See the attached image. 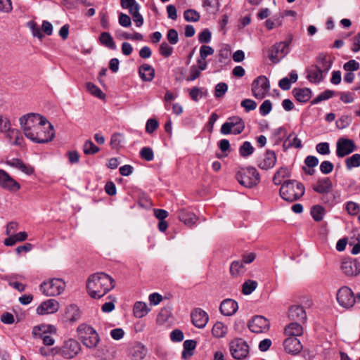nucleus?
<instances>
[{
    "label": "nucleus",
    "instance_id": "f257e3e1",
    "mask_svg": "<svg viewBox=\"0 0 360 360\" xmlns=\"http://www.w3.org/2000/svg\"><path fill=\"white\" fill-rule=\"evenodd\" d=\"M20 123L25 136L35 143H48L55 136L53 125L46 118L38 114L24 115L20 117Z\"/></svg>",
    "mask_w": 360,
    "mask_h": 360
},
{
    "label": "nucleus",
    "instance_id": "f03ea898",
    "mask_svg": "<svg viewBox=\"0 0 360 360\" xmlns=\"http://www.w3.org/2000/svg\"><path fill=\"white\" fill-rule=\"evenodd\" d=\"M115 286V280L103 272L89 276L86 281V290L91 297L99 299Z\"/></svg>",
    "mask_w": 360,
    "mask_h": 360
},
{
    "label": "nucleus",
    "instance_id": "7ed1b4c3",
    "mask_svg": "<svg viewBox=\"0 0 360 360\" xmlns=\"http://www.w3.org/2000/svg\"><path fill=\"white\" fill-rule=\"evenodd\" d=\"M304 185L296 180L285 181L280 188V195L285 201L294 202L304 194Z\"/></svg>",
    "mask_w": 360,
    "mask_h": 360
},
{
    "label": "nucleus",
    "instance_id": "20e7f679",
    "mask_svg": "<svg viewBox=\"0 0 360 360\" xmlns=\"http://www.w3.org/2000/svg\"><path fill=\"white\" fill-rule=\"evenodd\" d=\"M238 183L247 188H252L260 181L259 174L253 167L240 168L236 174Z\"/></svg>",
    "mask_w": 360,
    "mask_h": 360
},
{
    "label": "nucleus",
    "instance_id": "39448f33",
    "mask_svg": "<svg viewBox=\"0 0 360 360\" xmlns=\"http://www.w3.org/2000/svg\"><path fill=\"white\" fill-rule=\"evenodd\" d=\"M77 333L79 339L88 348H95L100 341L98 334L90 326L85 324L79 326Z\"/></svg>",
    "mask_w": 360,
    "mask_h": 360
},
{
    "label": "nucleus",
    "instance_id": "423d86ee",
    "mask_svg": "<svg viewBox=\"0 0 360 360\" xmlns=\"http://www.w3.org/2000/svg\"><path fill=\"white\" fill-rule=\"evenodd\" d=\"M65 288V283L60 278H51L40 285V290L46 296L60 295Z\"/></svg>",
    "mask_w": 360,
    "mask_h": 360
},
{
    "label": "nucleus",
    "instance_id": "0eeeda50",
    "mask_svg": "<svg viewBox=\"0 0 360 360\" xmlns=\"http://www.w3.org/2000/svg\"><path fill=\"white\" fill-rule=\"evenodd\" d=\"M291 39L274 44L269 49V58L273 63H278L289 52Z\"/></svg>",
    "mask_w": 360,
    "mask_h": 360
},
{
    "label": "nucleus",
    "instance_id": "6e6552de",
    "mask_svg": "<svg viewBox=\"0 0 360 360\" xmlns=\"http://www.w3.org/2000/svg\"><path fill=\"white\" fill-rule=\"evenodd\" d=\"M245 129V122L238 116L230 117L227 122L224 123L220 131L222 134L226 135L233 133L235 135L240 134Z\"/></svg>",
    "mask_w": 360,
    "mask_h": 360
},
{
    "label": "nucleus",
    "instance_id": "1a4fd4ad",
    "mask_svg": "<svg viewBox=\"0 0 360 360\" xmlns=\"http://www.w3.org/2000/svg\"><path fill=\"white\" fill-rule=\"evenodd\" d=\"M270 89L269 81L265 76L257 77L252 84V95L257 99H262Z\"/></svg>",
    "mask_w": 360,
    "mask_h": 360
},
{
    "label": "nucleus",
    "instance_id": "9d476101",
    "mask_svg": "<svg viewBox=\"0 0 360 360\" xmlns=\"http://www.w3.org/2000/svg\"><path fill=\"white\" fill-rule=\"evenodd\" d=\"M230 352L236 359H245L249 353V347L242 338H235L230 342Z\"/></svg>",
    "mask_w": 360,
    "mask_h": 360
},
{
    "label": "nucleus",
    "instance_id": "9b49d317",
    "mask_svg": "<svg viewBox=\"0 0 360 360\" xmlns=\"http://www.w3.org/2000/svg\"><path fill=\"white\" fill-rule=\"evenodd\" d=\"M336 298L339 304L346 309L352 307L356 302L353 291L347 286H342L338 290Z\"/></svg>",
    "mask_w": 360,
    "mask_h": 360
},
{
    "label": "nucleus",
    "instance_id": "f8f14e48",
    "mask_svg": "<svg viewBox=\"0 0 360 360\" xmlns=\"http://www.w3.org/2000/svg\"><path fill=\"white\" fill-rule=\"evenodd\" d=\"M354 150H356V146L352 139L340 137L337 141L336 154L338 158H344Z\"/></svg>",
    "mask_w": 360,
    "mask_h": 360
},
{
    "label": "nucleus",
    "instance_id": "ddd939ff",
    "mask_svg": "<svg viewBox=\"0 0 360 360\" xmlns=\"http://www.w3.org/2000/svg\"><path fill=\"white\" fill-rule=\"evenodd\" d=\"M0 187L11 192L20 189V184L4 169H0Z\"/></svg>",
    "mask_w": 360,
    "mask_h": 360
},
{
    "label": "nucleus",
    "instance_id": "4468645a",
    "mask_svg": "<svg viewBox=\"0 0 360 360\" xmlns=\"http://www.w3.org/2000/svg\"><path fill=\"white\" fill-rule=\"evenodd\" d=\"M248 328L255 333H265L269 328V322L262 316H256L249 321Z\"/></svg>",
    "mask_w": 360,
    "mask_h": 360
},
{
    "label": "nucleus",
    "instance_id": "2eb2a0df",
    "mask_svg": "<svg viewBox=\"0 0 360 360\" xmlns=\"http://www.w3.org/2000/svg\"><path fill=\"white\" fill-rule=\"evenodd\" d=\"M80 350L79 343L75 340L70 339L62 346V356L66 359H72L77 356Z\"/></svg>",
    "mask_w": 360,
    "mask_h": 360
},
{
    "label": "nucleus",
    "instance_id": "dca6fc26",
    "mask_svg": "<svg viewBox=\"0 0 360 360\" xmlns=\"http://www.w3.org/2000/svg\"><path fill=\"white\" fill-rule=\"evenodd\" d=\"M277 157L274 150H267L263 157L258 161V167L264 170L271 169L276 165Z\"/></svg>",
    "mask_w": 360,
    "mask_h": 360
},
{
    "label": "nucleus",
    "instance_id": "f3484780",
    "mask_svg": "<svg viewBox=\"0 0 360 360\" xmlns=\"http://www.w3.org/2000/svg\"><path fill=\"white\" fill-rule=\"evenodd\" d=\"M59 309V303L53 299L42 302L37 308V313L39 315L53 314Z\"/></svg>",
    "mask_w": 360,
    "mask_h": 360
},
{
    "label": "nucleus",
    "instance_id": "a211bd4d",
    "mask_svg": "<svg viewBox=\"0 0 360 360\" xmlns=\"http://www.w3.org/2000/svg\"><path fill=\"white\" fill-rule=\"evenodd\" d=\"M341 269L347 276H356L360 274V263L356 259H346L342 262Z\"/></svg>",
    "mask_w": 360,
    "mask_h": 360
},
{
    "label": "nucleus",
    "instance_id": "6ab92c4d",
    "mask_svg": "<svg viewBox=\"0 0 360 360\" xmlns=\"http://www.w3.org/2000/svg\"><path fill=\"white\" fill-rule=\"evenodd\" d=\"M283 347L285 352L290 354H297L302 349L300 341L295 337H289L284 340Z\"/></svg>",
    "mask_w": 360,
    "mask_h": 360
},
{
    "label": "nucleus",
    "instance_id": "aec40b11",
    "mask_svg": "<svg viewBox=\"0 0 360 360\" xmlns=\"http://www.w3.org/2000/svg\"><path fill=\"white\" fill-rule=\"evenodd\" d=\"M191 319L195 326L202 328L208 322L209 317L205 311L201 309H196L191 314Z\"/></svg>",
    "mask_w": 360,
    "mask_h": 360
},
{
    "label": "nucleus",
    "instance_id": "412c9836",
    "mask_svg": "<svg viewBox=\"0 0 360 360\" xmlns=\"http://www.w3.org/2000/svg\"><path fill=\"white\" fill-rule=\"evenodd\" d=\"M333 188V184L331 180L328 177H324L322 179H319L316 183L313 185V190L321 194H325L329 193Z\"/></svg>",
    "mask_w": 360,
    "mask_h": 360
},
{
    "label": "nucleus",
    "instance_id": "4be33fe9",
    "mask_svg": "<svg viewBox=\"0 0 360 360\" xmlns=\"http://www.w3.org/2000/svg\"><path fill=\"white\" fill-rule=\"evenodd\" d=\"M288 316L290 319L297 322H304L307 314L304 308L299 305L292 306L289 309Z\"/></svg>",
    "mask_w": 360,
    "mask_h": 360
},
{
    "label": "nucleus",
    "instance_id": "5701e85b",
    "mask_svg": "<svg viewBox=\"0 0 360 360\" xmlns=\"http://www.w3.org/2000/svg\"><path fill=\"white\" fill-rule=\"evenodd\" d=\"M6 164L10 167L16 168L22 172L30 175L34 173V169L32 167L25 165L20 159L13 158L7 160Z\"/></svg>",
    "mask_w": 360,
    "mask_h": 360
},
{
    "label": "nucleus",
    "instance_id": "b1692460",
    "mask_svg": "<svg viewBox=\"0 0 360 360\" xmlns=\"http://www.w3.org/2000/svg\"><path fill=\"white\" fill-rule=\"evenodd\" d=\"M238 303L231 299L224 300L220 305V311L225 316H231L238 310Z\"/></svg>",
    "mask_w": 360,
    "mask_h": 360
},
{
    "label": "nucleus",
    "instance_id": "393cba45",
    "mask_svg": "<svg viewBox=\"0 0 360 360\" xmlns=\"http://www.w3.org/2000/svg\"><path fill=\"white\" fill-rule=\"evenodd\" d=\"M307 78L311 83L317 84L323 79V72L314 65L307 70Z\"/></svg>",
    "mask_w": 360,
    "mask_h": 360
},
{
    "label": "nucleus",
    "instance_id": "a878e982",
    "mask_svg": "<svg viewBox=\"0 0 360 360\" xmlns=\"http://www.w3.org/2000/svg\"><path fill=\"white\" fill-rule=\"evenodd\" d=\"M139 74L144 82H150L155 77L154 68L148 64H143L139 67Z\"/></svg>",
    "mask_w": 360,
    "mask_h": 360
},
{
    "label": "nucleus",
    "instance_id": "bb28decb",
    "mask_svg": "<svg viewBox=\"0 0 360 360\" xmlns=\"http://www.w3.org/2000/svg\"><path fill=\"white\" fill-rule=\"evenodd\" d=\"M292 94L296 100L301 103L307 102L311 97V91L309 88H295Z\"/></svg>",
    "mask_w": 360,
    "mask_h": 360
},
{
    "label": "nucleus",
    "instance_id": "cd10ccee",
    "mask_svg": "<svg viewBox=\"0 0 360 360\" xmlns=\"http://www.w3.org/2000/svg\"><path fill=\"white\" fill-rule=\"evenodd\" d=\"M178 218L180 221H183L186 225L191 226L197 221L196 215L191 212H187L184 210H181L178 212Z\"/></svg>",
    "mask_w": 360,
    "mask_h": 360
},
{
    "label": "nucleus",
    "instance_id": "c85d7f7f",
    "mask_svg": "<svg viewBox=\"0 0 360 360\" xmlns=\"http://www.w3.org/2000/svg\"><path fill=\"white\" fill-rule=\"evenodd\" d=\"M284 332L286 335L295 338L303 333V328L300 323L295 321L286 326Z\"/></svg>",
    "mask_w": 360,
    "mask_h": 360
},
{
    "label": "nucleus",
    "instance_id": "c756f323",
    "mask_svg": "<svg viewBox=\"0 0 360 360\" xmlns=\"http://www.w3.org/2000/svg\"><path fill=\"white\" fill-rule=\"evenodd\" d=\"M213 53L214 49L211 46L202 45L200 49V58L198 59L197 63H200L202 68H207L206 58Z\"/></svg>",
    "mask_w": 360,
    "mask_h": 360
},
{
    "label": "nucleus",
    "instance_id": "7c9ffc66",
    "mask_svg": "<svg viewBox=\"0 0 360 360\" xmlns=\"http://www.w3.org/2000/svg\"><path fill=\"white\" fill-rule=\"evenodd\" d=\"M315 66L318 67L321 72H327L331 68V61L327 58V56L324 53H320L316 59Z\"/></svg>",
    "mask_w": 360,
    "mask_h": 360
},
{
    "label": "nucleus",
    "instance_id": "2f4dec72",
    "mask_svg": "<svg viewBox=\"0 0 360 360\" xmlns=\"http://www.w3.org/2000/svg\"><path fill=\"white\" fill-rule=\"evenodd\" d=\"M290 173L285 167H280L274 174L273 182L275 185H282V182L285 178L290 177Z\"/></svg>",
    "mask_w": 360,
    "mask_h": 360
},
{
    "label": "nucleus",
    "instance_id": "473e14b6",
    "mask_svg": "<svg viewBox=\"0 0 360 360\" xmlns=\"http://www.w3.org/2000/svg\"><path fill=\"white\" fill-rule=\"evenodd\" d=\"M147 354V350L145 347L140 344L137 343L134 346H133L130 349V354L136 360L143 359Z\"/></svg>",
    "mask_w": 360,
    "mask_h": 360
},
{
    "label": "nucleus",
    "instance_id": "72a5a7b5",
    "mask_svg": "<svg viewBox=\"0 0 360 360\" xmlns=\"http://www.w3.org/2000/svg\"><path fill=\"white\" fill-rule=\"evenodd\" d=\"M150 310L146 303L143 302H136L134 304L133 312L136 318H142L145 316Z\"/></svg>",
    "mask_w": 360,
    "mask_h": 360
},
{
    "label": "nucleus",
    "instance_id": "f704fd0d",
    "mask_svg": "<svg viewBox=\"0 0 360 360\" xmlns=\"http://www.w3.org/2000/svg\"><path fill=\"white\" fill-rule=\"evenodd\" d=\"M99 42L105 47L112 49L115 50L116 49V45L115 44V41L113 40V38L110 35L109 32H102L99 37Z\"/></svg>",
    "mask_w": 360,
    "mask_h": 360
},
{
    "label": "nucleus",
    "instance_id": "c9c22d12",
    "mask_svg": "<svg viewBox=\"0 0 360 360\" xmlns=\"http://www.w3.org/2000/svg\"><path fill=\"white\" fill-rule=\"evenodd\" d=\"M184 350L182 352V358L187 359L193 356V351L196 347V342L193 340H187L184 342Z\"/></svg>",
    "mask_w": 360,
    "mask_h": 360
},
{
    "label": "nucleus",
    "instance_id": "e433bc0d",
    "mask_svg": "<svg viewBox=\"0 0 360 360\" xmlns=\"http://www.w3.org/2000/svg\"><path fill=\"white\" fill-rule=\"evenodd\" d=\"M245 272L244 264L240 260L233 261L230 266V274L233 277H238Z\"/></svg>",
    "mask_w": 360,
    "mask_h": 360
},
{
    "label": "nucleus",
    "instance_id": "4c0bfd02",
    "mask_svg": "<svg viewBox=\"0 0 360 360\" xmlns=\"http://www.w3.org/2000/svg\"><path fill=\"white\" fill-rule=\"evenodd\" d=\"M207 68H202L200 63H198V65H193L190 68L189 75L186 78V80L193 81L198 78L200 76L201 72L205 70Z\"/></svg>",
    "mask_w": 360,
    "mask_h": 360
},
{
    "label": "nucleus",
    "instance_id": "58836bf2",
    "mask_svg": "<svg viewBox=\"0 0 360 360\" xmlns=\"http://www.w3.org/2000/svg\"><path fill=\"white\" fill-rule=\"evenodd\" d=\"M202 5L206 11L212 14L216 13L220 8L219 0H203Z\"/></svg>",
    "mask_w": 360,
    "mask_h": 360
},
{
    "label": "nucleus",
    "instance_id": "ea45409f",
    "mask_svg": "<svg viewBox=\"0 0 360 360\" xmlns=\"http://www.w3.org/2000/svg\"><path fill=\"white\" fill-rule=\"evenodd\" d=\"M40 332L46 333H56V328L52 325H40L34 326L32 329V335H39Z\"/></svg>",
    "mask_w": 360,
    "mask_h": 360
},
{
    "label": "nucleus",
    "instance_id": "a19ab883",
    "mask_svg": "<svg viewBox=\"0 0 360 360\" xmlns=\"http://www.w3.org/2000/svg\"><path fill=\"white\" fill-rule=\"evenodd\" d=\"M293 133L290 134L285 141L283 143V147L285 148H289L291 147H295V148H301L302 147V141L297 136H294L292 139Z\"/></svg>",
    "mask_w": 360,
    "mask_h": 360
},
{
    "label": "nucleus",
    "instance_id": "79ce46f5",
    "mask_svg": "<svg viewBox=\"0 0 360 360\" xmlns=\"http://www.w3.org/2000/svg\"><path fill=\"white\" fill-rule=\"evenodd\" d=\"M227 332V328L221 322H217L212 327V335L216 338L224 337Z\"/></svg>",
    "mask_w": 360,
    "mask_h": 360
},
{
    "label": "nucleus",
    "instance_id": "37998d69",
    "mask_svg": "<svg viewBox=\"0 0 360 360\" xmlns=\"http://www.w3.org/2000/svg\"><path fill=\"white\" fill-rule=\"evenodd\" d=\"M345 165L347 169L350 170L353 167H358L360 166V154L355 153L352 155L351 157L347 158L345 160Z\"/></svg>",
    "mask_w": 360,
    "mask_h": 360
},
{
    "label": "nucleus",
    "instance_id": "c03bdc74",
    "mask_svg": "<svg viewBox=\"0 0 360 360\" xmlns=\"http://www.w3.org/2000/svg\"><path fill=\"white\" fill-rule=\"evenodd\" d=\"M99 150L100 148L91 140H86L83 145V151L86 155H94L97 153Z\"/></svg>",
    "mask_w": 360,
    "mask_h": 360
},
{
    "label": "nucleus",
    "instance_id": "a18cd8bd",
    "mask_svg": "<svg viewBox=\"0 0 360 360\" xmlns=\"http://www.w3.org/2000/svg\"><path fill=\"white\" fill-rule=\"evenodd\" d=\"M86 89L89 91L90 94L94 95V96L103 99L105 97V95L104 93L102 92V91L96 86L92 82H87L86 84Z\"/></svg>",
    "mask_w": 360,
    "mask_h": 360
},
{
    "label": "nucleus",
    "instance_id": "49530a36",
    "mask_svg": "<svg viewBox=\"0 0 360 360\" xmlns=\"http://www.w3.org/2000/svg\"><path fill=\"white\" fill-rule=\"evenodd\" d=\"M257 287V282L252 280H247L242 286V292L245 295L251 294Z\"/></svg>",
    "mask_w": 360,
    "mask_h": 360
},
{
    "label": "nucleus",
    "instance_id": "de8ad7c7",
    "mask_svg": "<svg viewBox=\"0 0 360 360\" xmlns=\"http://www.w3.org/2000/svg\"><path fill=\"white\" fill-rule=\"evenodd\" d=\"M311 214L316 221H320L323 218L324 208L321 205H314L311 209Z\"/></svg>",
    "mask_w": 360,
    "mask_h": 360
},
{
    "label": "nucleus",
    "instance_id": "09e8293b",
    "mask_svg": "<svg viewBox=\"0 0 360 360\" xmlns=\"http://www.w3.org/2000/svg\"><path fill=\"white\" fill-rule=\"evenodd\" d=\"M254 152V148L249 141H245L239 148L240 155L242 157H248Z\"/></svg>",
    "mask_w": 360,
    "mask_h": 360
},
{
    "label": "nucleus",
    "instance_id": "8fccbe9b",
    "mask_svg": "<svg viewBox=\"0 0 360 360\" xmlns=\"http://www.w3.org/2000/svg\"><path fill=\"white\" fill-rule=\"evenodd\" d=\"M184 16L188 22H198L200 18V13L193 9H188L184 11Z\"/></svg>",
    "mask_w": 360,
    "mask_h": 360
},
{
    "label": "nucleus",
    "instance_id": "3c124183",
    "mask_svg": "<svg viewBox=\"0 0 360 360\" xmlns=\"http://www.w3.org/2000/svg\"><path fill=\"white\" fill-rule=\"evenodd\" d=\"M347 212L350 215H356L360 212V206L358 203L349 201L346 203L345 207Z\"/></svg>",
    "mask_w": 360,
    "mask_h": 360
},
{
    "label": "nucleus",
    "instance_id": "603ef678",
    "mask_svg": "<svg viewBox=\"0 0 360 360\" xmlns=\"http://www.w3.org/2000/svg\"><path fill=\"white\" fill-rule=\"evenodd\" d=\"M160 54L162 56L167 58L172 54L173 48L170 46L167 42H162L159 48Z\"/></svg>",
    "mask_w": 360,
    "mask_h": 360
},
{
    "label": "nucleus",
    "instance_id": "864d4df0",
    "mask_svg": "<svg viewBox=\"0 0 360 360\" xmlns=\"http://www.w3.org/2000/svg\"><path fill=\"white\" fill-rule=\"evenodd\" d=\"M352 123V117L349 115H342L336 122L337 126L339 129H345L349 126Z\"/></svg>",
    "mask_w": 360,
    "mask_h": 360
},
{
    "label": "nucleus",
    "instance_id": "5fc2aeb1",
    "mask_svg": "<svg viewBox=\"0 0 360 360\" xmlns=\"http://www.w3.org/2000/svg\"><path fill=\"white\" fill-rule=\"evenodd\" d=\"M140 156L146 161H151L154 158L153 151L149 147H143L140 151Z\"/></svg>",
    "mask_w": 360,
    "mask_h": 360
},
{
    "label": "nucleus",
    "instance_id": "6e6d98bb",
    "mask_svg": "<svg viewBox=\"0 0 360 360\" xmlns=\"http://www.w3.org/2000/svg\"><path fill=\"white\" fill-rule=\"evenodd\" d=\"M228 86L226 83L220 82L215 86L214 96L217 98L222 97L227 91Z\"/></svg>",
    "mask_w": 360,
    "mask_h": 360
},
{
    "label": "nucleus",
    "instance_id": "4d7b16f0",
    "mask_svg": "<svg viewBox=\"0 0 360 360\" xmlns=\"http://www.w3.org/2000/svg\"><path fill=\"white\" fill-rule=\"evenodd\" d=\"M167 39L171 44H176L179 41L178 32L174 29H170L167 32Z\"/></svg>",
    "mask_w": 360,
    "mask_h": 360
},
{
    "label": "nucleus",
    "instance_id": "13d9d810",
    "mask_svg": "<svg viewBox=\"0 0 360 360\" xmlns=\"http://www.w3.org/2000/svg\"><path fill=\"white\" fill-rule=\"evenodd\" d=\"M28 25L32 30L33 36L39 38V39H42L44 35L42 34L41 30L37 26V23L33 21H30L28 22Z\"/></svg>",
    "mask_w": 360,
    "mask_h": 360
},
{
    "label": "nucleus",
    "instance_id": "bf43d9fd",
    "mask_svg": "<svg viewBox=\"0 0 360 360\" xmlns=\"http://www.w3.org/2000/svg\"><path fill=\"white\" fill-rule=\"evenodd\" d=\"M35 338H41L43 340L44 345L46 346H51L54 344L55 340L50 335L40 332L39 335H33Z\"/></svg>",
    "mask_w": 360,
    "mask_h": 360
},
{
    "label": "nucleus",
    "instance_id": "052dcab7",
    "mask_svg": "<svg viewBox=\"0 0 360 360\" xmlns=\"http://www.w3.org/2000/svg\"><path fill=\"white\" fill-rule=\"evenodd\" d=\"M333 168L334 166L333 163L328 160L323 161L320 165V171L324 174L330 173Z\"/></svg>",
    "mask_w": 360,
    "mask_h": 360
},
{
    "label": "nucleus",
    "instance_id": "680f3d73",
    "mask_svg": "<svg viewBox=\"0 0 360 360\" xmlns=\"http://www.w3.org/2000/svg\"><path fill=\"white\" fill-rule=\"evenodd\" d=\"M272 105L269 100L264 101L259 107V112L262 115H268L271 110Z\"/></svg>",
    "mask_w": 360,
    "mask_h": 360
},
{
    "label": "nucleus",
    "instance_id": "e2e57ef3",
    "mask_svg": "<svg viewBox=\"0 0 360 360\" xmlns=\"http://www.w3.org/2000/svg\"><path fill=\"white\" fill-rule=\"evenodd\" d=\"M343 68L347 72H352L359 69V63L354 60H350L344 64Z\"/></svg>",
    "mask_w": 360,
    "mask_h": 360
},
{
    "label": "nucleus",
    "instance_id": "0e129e2a",
    "mask_svg": "<svg viewBox=\"0 0 360 360\" xmlns=\"http://www.w3.org/2000/svg\"><path fill=\"white\" fill-rule=\"evenodd\" d=\"M241 106L245 108L247 112L253 110L257 108V103L251 99H244L241 102Z\"/></svg>",
    "mask_w": 360,
    "mask_h": 360
},
{
    "label": "nucleus",
    "instance_id": "69168bd1",
    "mask_svg": "<svg viewBox=\"0 0 360 360\" xmlns=\"http://www.w3.org/2000/svg\"><path fill=\"white\" fill-rule=\"evenodd\" d=\"M316 149L321 155H328L330 153L329 143L327 142L319 143L316 145Z\"/></svg>",
    "mask_w": 360,
    "mask_h": 360
},
{
    "label": "nucleus",
    "instance_id": "338daca9",
    "mask_svg": "<svg viewBox=\"0 0 360 360\" xmlns=\"http://www.w3.org/2000/svg\"><path fill=\"white\" fill-rule=\"evenodd\" d=\"M158 127V122L155 119H149L146 124V132L151 134Z\"/></svg>",
    "mask_w": 360,
    "mask_h": 360
},
{
    "label": "nucleus",
    "instance_id": "774afa93",
    "mask_svg": "<svg viewBox=\"0 0 360 360\" xmlns=\"http://www.w3.org/2000/svg\"><path fill=\"white\" fill-rule=\"evenodd\" d=\"M198 40L200 43H209L211 40V32L207 29L204 30L198 35Z\"/></svg>",
    "mask_w": 360,
    "mask_h": 360
}]
</instances>
